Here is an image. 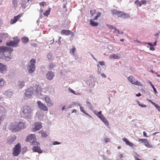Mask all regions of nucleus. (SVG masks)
Segmentation results:
<instances>
[{
  "label": "nucleus",
  "mask_w": 160,
  "mask_h": 160,
  "mask_svg": "<svg viewBox=\"0 0 160 160\" xmlns=\"http://www.w3.org/2000/svg\"><path fill=\"white\" fill-rule=\"evenodd\" d=\"M41 89L40 86L35 84L33 87L28 88L24 94L26 97L30 98L34 96H39L41 95Z\"/></svg>",
  "instance_id": "f257e3e1"
},
{
  "label": "nucleus",
  "mask_w": 160,
  "mask_h": 160,
  "mask_svg": "<svg viewBox=\"0 0 160 160\" xmlns=\"http://www.w3.org/2000/svg\"><path fill=\"white\" fill-rule=\"evenodd\" d=\"M32 108L30 107L25 106L23 108L22 116L24 118L29 119L31 117Z\"/></svg>",
  "instance_id": "f03ea898"
},
{
  "label": "nucleus",
  "mask_w": 160,
  "mask_h": 160,
  "mask_svg": "<svg viewBox=\"0 0 160 160\" xmlns=\"http://www.w3.org/2000/svg\"><path fill=\"white\" fill-rule=\"evenodd\" d=\"M36 60L32 58L28 63L27 66V69L29 73H32L35 71V68Z\"/></svg>",
  "instance_id": "7ed1b4c3"
},
{
  "label": "nucleus",
  "mask_w": 160,
  "mask_h": 160,
  "mask_svg": "<svg viewBox=\"0 0 160 160\" xmlns=\"http://www.w3.org/2000/svg\"><path fill=\"white\" fill-rule=\"evenodd\" d=\"M21 150V146L20 143H17L13 148V155L14 156H18L20 153Z\"/></svg>",
  "instance_id": "20e7f679"
},
{
  "label": "nucleus",
  "mask_w": 160,
  "mask_h": 160,
  "mask_svg": "<svg viewBox=\"0 0 160 160\" xmlns=\"http://www.w3.org/2000/svg\"><path fill=\"white\" fill-rule=\"evenodd\" d=\"M36 137L34 134H31L27 137V141L32 143V145H37L38 142L36 141Z\"/></svg>",
  "instance_id": "39448f33"
},
{
  "label": "nucleus",
  "mask_w": 160,
  "mask_h": 160,
  "mask_svg": "<svg viewBox=\"0 0 160 160\" xmlns=\"http://www.w3.org/2000/svg\"><path fill=\"white\" fill-rule=\"evenodd\" d=\"M13 51V49L10 47L6 46H0V53L4 52V53L8 52V55H10Z\"/></svg>",
  "instance_id": "423d86ee"
},
{
  "label": "nucleus",
  "mask_w": 160,
  "mask_h": 160,
  "mask_svg": "<svg viewBox=\"0 0 160 160\" xmlns=\"http://www.w3.org/2000/svg\"><path fill=\"white\" fill-rule=\"evenodd\" d=\"M17 125L16 122H12L10 125L9 128V129L13 132L19 131L18 128V126Z\"/></svg>",
  "instance_id": "0eeeda50"
},
{
  "label": "nucleus",
  "mask_w": 160,
  "mask_h": 160,
  "mask_svg": "<svg viewBox=\"0 0 160 160\" xmlns=\"http://www.w3.org/2000/svg\"><path fill=\"white\" fill-rule=\"evenodd\" d=\"M19 42V40L18 39H14L13 41L7 42L6 43V45L7 46L15 47L18 45V43Z\"/></svg>",
  "instance_id": "6e6552de"
},
{
  "label": "nucleus",
  "mask_w": 160,
  "mask_h": 160,
  "mask_svg": "<svg viewBox=\"0 0 160 160\" xmlns=\"http://www.w3.org/2000/svg\"><path fill=\"white\" fill-rule=\"evenodd\" d=\"M128 80L132 84L138 86H142V84L138 82L137 80H135V78L132 76H130L128 78Z\"/></svg>",
  "instance_id": "1a4fd4ad"
},
{
  "label": "nucleus",
  "mask_w": 160,
  "mask_h": 160,
  "mask_svg": "<svg viewBox=\"0 0 160 160\" xmlns=\"http://www.w3.org/2000/svg\"><path fill=\"white\" fill-rule=\"evenodd\" d=\"M37 103L38 107L40 109L43 111H48V108L40 101H38Z\"/></svg>",
  "instance_id": "9d476101"
},
{
  "label": "nucleus",
  "mask_w": 160,
  "mask_h": 160,
  "mask_svg": "<svg viewBox=\"0 0 160 160\" xmlns=\"http://www.w3.org/2000/svg\"><path fill=\"white\" fill-rule=\"evenodd\" d=\"M54 76V73L52 71H48L46 74V78L48 80H52Z\"/></svg>",
  "instance_id": "9b49d317"
},
{
  "label": "nucleus",
  "mask_w": 160,
  "mask_h": 160,
  "mask_svg": "<svg viewBox=\"0 0 160 160\" xmlns=\"http://www.w3.org/2000/svg\"><path fill=\"white\" fill-rule=\"evenodd\" d=\"M44 98L45 102L49 107H52L53 105V102L51 100L50 98L48 96H46L44 97Z\"/></svg>",
  "instance_id": "f8f14e48"
},
{
  "label": "nucleus",
  "mask_w": 160,
  "mask_h": 160,
  "mask_svg": "<svg viewBox=\"0 0 160 160\" xmlns=\"http://www.w3.org/2000/svg\"><path fill=\"white\" fill-rule=\"evenodd\" d=\"M35 128H33L34 131H37L39 130L42 128V125L40 122H36L34 123Z\"/></svg>",
  "instance_id": "ddd939ff"
},
{
  "label": "nucleus",
  "mask_w": 160,
  "mask_h": 160,
  "mask_svg": "<svg viewBox=\"0 0 160 160\" xmlns=\"http://www.w3.org/2000/svg\"><path fill=\"white\" fill-rule=\"evenodd\" d=\"M7 67L6 65L0 63V72L2 73H4L7 71Z\"/></svg>",
  "instance_id": "4468645a"
},
{
  "label": "nucleus",
  "mask_w": 160,
  "mask_h": 160,
  "mask_svg": "<svg viewBox=\"0 0 160 160\" xmlns=\"http://www.w3.org/2000/svg\"><path fill=\"white\" fill-rule=\"evenodd\" d=\"M16 138L15 136H13L8 138L7 140L8 143L9 144H11L13 143L16 140Z\"/></svg>",
  "instance_id": "2eb2a0df"
},
{
  "label": "nucleus",
  "mask_w": 160,
  "mask_h": 160,
  "mask_svg": "<svg viewBox=\"0 0 160 160\" xmlns=\"http://www.w3.org/2000/svg\"><path fill=\"white\" fill-rule=\"evenodd\" d=\"M13 94L12 92L10 90H8L5 91L3 94L5 95L7 98H11Z\"/></svg>",
  "instance_id": "dca6fc26"
},
{
  "label": "nucleus",
  "mask_w": 160,
  "mask_h": 160,
  "mask_svg": "<svg viewBox=\"0 0 160 160\" xmlns=\"http://www.w3.org/2000/svg\"><path fill=\"white\" fill-rule=\"evenodd\" d=\"M21 17V15L20 14H18L17 16H15L14 17L13 19H11V24H13L15 23Z\"/></svg>",
  "instance_id": "f3484780"
},
{
  "label": "nucleus",
  "mask_w": 160,
  "mask_h": 160,
  "mask_svg": "<svg viewBox=\"0 0 160 160\" xmlns=\"http://www.w3.org/2000/svg\"><path fill=\"white\" fill-rule=\"evenodd\" d=\"M6 112V110L5 108L2 106H0V113L2 115L1 116H3V115H4V117Z\"/></svg>",
  "instance_id": "a211bd4d"
},
{
  "label": "nucleus",
  "mask_w": 160,
  "mask_h": 160,
  "mask_svg": "<svg viewBox=\"0 0 160 160\" xmlns=\"http://www.w3.org/2000/svg\"><path fill=\"white\" fill-rule=\"evenodd\" d=\"M61 34L65 35L68 36L72 32L69 30H62L61 31Z\"/></svg>",
  "instance_id": "6ab92c4d"
},
{
  "label": "nucleus",
  "mask_w": 160,
  "mask_h": 160,
  "mask_svg": "<svg viewBox=\"0 0 160 160\" xmlns=\"http://www.w3.org/2000/svg\"><path fill=\"white\" fill-rule=\"evenodd\" d=\"M33 150L34 152H37L39 153H41L42 152L40 148L38 146L33 147Z\"/></svg>",
  "instance_id": "aec40b11"
},
{
  "label": "nucleus",
  "mask_w": 160,
  "mask_h": 160,
  "mask_svg": "<svg viewBox=\"0 0 160 160\" xmlns=\"http://www.w3.org/2000/svg\"><path fill=\"white\" fill-rule=\"evenodd\" d=\"M25 82L23 81H19L17 82L18 86L20 88H22L25 85Z\"/></svg>",
  "instance_id": "412c9836"
},
{
  "label": "nucleus",
  "mask_w": 160,
  "mask_h": 160,
  "mask_svg": "<svg viewBox=\"0 0 160 160\" xmlns=\"http://www.w3.org/2000/svg\"><path fill=\"white\" fill-rule=\"evenodd\" d=\"M17 125L18 126V128L19 131L20 129L23 128H24V124L23 122H17Z\"/></svg>",
  "instance_id": "4be33fe9"
},
{
  "label": "nucleus",
  "mask_w": 160,
  "mask_h": 160,
  "mask_svg": "<svg viewBox=\"0 0 160 160\" xmlns=\"http://www.w3.org/2000/svg\"><path fill=\"white\" fill-rule=\"evenodd\" d=\"M90 24L92 26L95 27L98 26V23L92 19H91L90 20Z\"/></svg>",
  "instance_id": "5701e85b"
},
{
  "label": "nucleus",
  "mask_w": 160,
  "mask_h": 160,
  "mask_svg": "<svg viewBox=\"0 0 160 160\" xmlns=\"http://www.w3.org/2000/svg\"><path fill=\"white\" fill-rule=\"evenodd\" d=\"M110 58L111 59H118L120 58V57L117 54H113L110 55Z\"/></svg>",
  "instance_id": "b1692460"
},
{
  "label": "nucleus",
  "mask_w": 160,
  "mask_h": 160,
  "mask_svg": "<svg viewBox=\"0 0 160 160\" xmlns=\"http://www.w3.org/2000/svg\"><path fill=\"white\" fill-rule=\"evenodd\" d=\"M20 3L22 5V7L24 8L25 9L26 7V4L27 2L26 0H21L20 2Z\"/></svg>",
  "instance_id": "393cba45"
},
{
  "label": "nucleus",
  "mask_w": 160,
  "mask_h": 160,
  "mask_svg": "<svg viewBox=\"0 0 160 160\" xmlns=\"http://www.w3.org/2000/svg\"><path fill=\"white\" fill-rule=\"evenodd\" d=\"M39 133L41 134L42 137L46 138L48 136V135L45 131L41 130L39 132Z\"/></svg>",
  "instance_id": "a878e982"
},
{
  "label": "nucleus",
  "mask_w": 160,
  "mask_h": 160,
  "mask_svg": "<svg viewBox=\"0 0 160 160\" xmlns=\"http://www.w3.org/2000/svg\"><path fill=\"white\" fill-rule=\"evenodd\" d=\"M86 102L87 104V106L88 107L89 109L91 110H92L93 108L91 103L88 100L86 101Z\"/></svg>",
  "instance_id": "bb28decb"
},
{
  "label": "nucleus",
  "mask_w": 160,
  "mask_h": 160,
  "mask_svg": "<svg viewBox=\"0 0 160 160\" xmlns=\"http://www.w3.org/2000/svg\"><path fill=\"white\" fill-rule=\"evenodd\" d=\"M56 67V65L52 63H50L49 65V69L51 70Z\"/></svg>",
  "instance_id": "cd10ccee"
},
{
  "label": "nucleus",
  "mask_w": 160,
  "mask_h": 160,
  "mask_svg": "<svg viewBox=\"0 0 160 160\" xmlns=\"http://www.w3.org/2000/svg\"><path fill=\"white\" fill-rule=\"evenodd\" d=\"M148 82V83L150 84L152 88H153V91L155 93H157L158 92H157V91L156 89L154 88V85L152 84V82H151V81H149Z\"/></svg>",
  "instance_id": "c85d7f7f"
},
{
  "label": "nucleus",
  "mask_w": 160,
  "mask_h": 160,
  "mask_svg": "<svg viewBox=\"0 0 160 160\" xmlns=\"http://www.w3.org/2000/svg\"><path fill=\"white\" fill-rule=\"evenodd\" d=\"M21 41L23 42L24 43H26L28 42L29 39L28 38L25 37H23L21 39Z\"/></svg>",
  "instance_id": "c756f323"
},
{
  "label": "nucleus",
  "mask_w": 160,
  "mask_h": 160,
  "mask_svg": "<svg viewBox=\"0 0 160 160\" xmlns=\"http://www.w3.org/2000/svg\"><path fill=\"white\" fill-rule=\"evenodd\" d=\"M3 53L0 54V58L4 59L6 56V54L8 53V52H7L6 53L3 52Z\"/></svg>",
  "instance_id": "7c9ffc66"
},
{
  "label": "nucleus",
  "mask_w": 160,
  "mask_h": 160,
  "mask_svg": "<svg viewBox=\"0 0 160 160\" xmlns=\"http://www.w3.org/2000/svg\"><path fill=\"white\" fill-rule=\"evenodd\" d=\"M144 145L147 147L148 148H151L152 147V146L150 144H149V143L148 141L147 140L144 143Z\"/></svg>",
  "instance_id": "2f4dec72"
},
{
  "label": "nucleus",
  "mask_w": 160,
  "mask_h": 160,
  "mask_svg": "<svg viewBox=\"0 0 160 160\" xmlns=\"http://www.w3.org/2000/svg\"><path fill=\"white\" fill-rule=\"evenodd\" d=\"M8 53L7 54H6V55H7V56H6L5 58L4 59L5 60V61H8L11 59V58L10 57V56H11V54L9 55H8Z\"/></svg>",
  "instance_id": "473e14b6"
},
{
  "label": "nucleus",
  "mask_w": 160,
  "mask_h": 160,
  "mask_svg": "<svg viewBox=\"0 0 160 160\" xmlns=\"http://www.w3.org/2000/svg\"><path fill=\"white\" fill-rule=\"evenodd\" d=\"M122 18H130V16L128 14L123 12Z\"/></svg>",
  "instance_id": "72a5a7b5"
},
{
  "label": "nucleus",
  "mask_w": 160,
  "mask_h": 160,
  "mask_svg": "<svg viewBox=\"0 0 160 160\" xmlns=\"http://www.w3.org/2000/svg\"><path fill=\"white\" fill-rule=\"evenodd\" d=\"M123 12H123L118 11L117 16L118 17H119L122 18Z\"/></svg>",
  "instance_id": "f704fd0d"
},
{
  "label": "nucleus",
  "mask_w": 160,
  "mask_h": 160,
  "mask_svg": "<svg viewBox=\"0 0 160 160\" xmlns=\"http://www.w3.org/2000/svg\"><path fill=\"white\" fill-rule=\"evenodd\" d=\"M102 121L106 126H108L109 125V122L105 118H104L102 120Z\"/></svg>",
  "instance_id": "c9c22d12"
},
{
  "label": "nucleus",
  "mask_w": 160,
  "mask_h": 160,
  "mask_svg": "<svg viewBox=\"0 0 160 160\" xmlns=\"http://www.w3.org/2000/svg\"><path fill=\"white\" fill-rule=\"evenodd\" d=\"M52 54L51 53H49L47 55V58L49 60L52 59Z\"/></svg>",
  "instance_id": "e433bc0d"
},
{
  "label": "nucleus",
  "mask_w": 160,
  "mask_h": 160,
  "mask_svg": "<svg viewBox=\"0 0 160 160\" xmlns=\"http://www.w3.org/2000/svg\"><path fill=\"white\" fill-rule=\"evenodd\" d=\"M134 3L136 4L138 7H140L141 6V2L138 0H136L135 2Z\"/></svg>",
  "instance_id": "4c0bfd02"
},
{
  "label": "nucleus",
  "mask_w": 160,
  "mask_h": 160,
  "mask_svg": "<svg viewBox=\"0 0 160 160\" xmlns=\"http://www.w3.org/2000/svg\"><path fill=\"white\" fill-rule=\"evenodd\" d=\"M12 3L13 5V7L16 8L18 4L17 0H12Z\"/></svg>",
  "instance_id": "58836bf2"
},
{
  "label": "nucleus",
  "mask_w": 160,
  "mask_h": 160,
  "mask_svg": "<svg viewBox=\"0 0 160 160\" xmlns=\"http://www.w3.org/2000/svg\"><path fill=\"white\" fill-rule=\"evenodd\" d=\"M101 14V13L100 12H99L97 13V15L95 17H94L93 19L95 20H97L98 18L100 16Z\"/></svg>",
  "instance_id": "ea45409f"
},
{
  "label": "nucleus",
  "mask_w": 160,
  "mask_h": 160,
  "mask_svg": "<svg viewBox=\"0 0 160 160\" xmlns=\"http://www.w3.org/2000/svg\"><path fill=\"white\" fill-rule=\"evenodd\" d=\"M50 10L49 9L47 10L46 11L43 13L44 16H47L50 13Z\"/></svg>",
  "instance_id": "a19ab883"
},
{
  "label": "nucleus",
  "mask_w": 160,
  "mask_h": 160,
  "mask_svg": "<svg viewBox=\"0 0 160 160\" xmlns=\"http://www.w3.org/2000/svg\"><path fill=\"white\" fill-rule=\"evenodd\" d=\"M94 113L99 118V116H101V115H102V111H100L98 112H95Z\"/></svg>",
  "instance_id": "79ce46f5"
},
{
  "label": "nucleus",
  "mask_w": 160,
  "mask_h": 160,
  "mask_svg": "<svg viewBox=\"0 0 160 160\" xmlns=\"http://www.w3.org/2000/svg\"><path fill=\"white\" fill-rule=\"evenodd\" d=\"M76 51V48L73 47L71 50H70V53H72V55L75 54V52Z\"/></svg>",
  "instance_id": "37998d69"
},
{
  "label": "nucleus",
  "mask_w": 160,
  "mask_h": 160,
  "mask_svg": "<svg viewBox=\"0 0 160 160\" xmlns=\"http://www.w3.org/2000/svg\"><path fill=\"white\" fill-rule=\"evenodd\" d=\"M6 37V34L4 33H0V38H2V39H5Z\"/></svg>",
  "instance_id": "c03bdc74"
},
{
  "label": "nucleus",
  "mask_w": 160,
  "mask_h": 160,
  "mask_svg": "<svg viewBox=\"0 0 160 160\" xmlns=\"http://www.w3.org/2000/svg\"><path fill=\"white\" fill-rule=\"evenodd\" d=\"M138 105L141 107L142 108H146V106L144 105L143 103L140 102L139 101H138Z\"/></svg>",
  "instance_id": "a18cd8bd"
},
{
  "label": "nucleus",
  "mask_w": 160,
  "mask_h": 160,
  "mask_svg": "<svg viewBox=\"0 0 160 160\" xmlns=\"http://www.w3.org/2000/svg\"><path fill=\"white\" fill-rule=\"evenodd\" d=\"M4 84V81L1 78H0V88L1 87L3 86Z\"/></svg>",
  "instance_id": "49530a36"
},
{
  "label": "nucleus",
  "mask_w": 160,
  "mask_h": 160,
  "mask_svg": "<svg viewBox=\"0 0 160 160\" xmlns=\"http://www.w3.org/2000/svg\"><path fill=\"white\" fill-rule=\"evenodd\" d=\"M96 13V10H90V13L92 16Z\"/></svg>",
  "instance_id": "de8ad7c7"
},
{
  "label": "nucleus",
  "mask_w": 160,
  "mask_h": 160,
  "mask_svg": "<svg viewBox=\"0 0 160 160\" xmlns=\"http://www.w3.org/2000/svg\"><path fill=\"white\" fill-rule=\"evenodd\" d=\"M126 144L131 147H132L133 144L129 142V141L126 143Z\"/></svg>",
  "instance_id": "09e8293b"
},
{
  "label": "nucleus",
  "mask_w": 160,
  "mask_h": 160,
  "mask_svg": "<svg viewBox=\"0 0 160 160\" xmlns=\"http://www.w3.org/2000/svg\"><path fill=\"white\" fill-rule=\"evenodd\" d=\"M72 105H75L76 106H80V104L78 102H73L72 103Z\"/></svg>",
  "instance_id": "8fccbe9b"
},
{
  "label": "nucleus",
  "mask_w": 160,
  "mask_h": 160,
  "mask_svg": "<svg viewBox=\"0 0 160 160\" xmlns=\"http://www.w3.org/2000/svg\"><path fill=\"white\" fill-rule=\"evenodd\" d=\"M118 11L114 9L112 11V14L116 15H117Z\"/></svg>",
  "instance_id": "3c124183"
},
{
  "label": "nucleus",
  "mask_w": 160,
  "mask_h": 160,
  "mask_svg": "<svg viewBox=\"0 0 160 160\" xmlns=\"http://www.w3.org/2000/svg\"><path fill=\"white\" fill-rule=\"evenodd\" d=\"M146 140H147V139H139L138 140L139 141H140L142 142V143L144 142V143L146 141Z\"/></svg>",
  "instance_id": "603ef678"
},
{
  "label": "nucleus",
  "mask_w": 160,
  "mask_h": 160,
  "mask_svg": "<svg viewBox=\"0 0 160 160\" xmlns=\"http://www.w3.org/2000/svg\"><path fill=\"white\" fill-rule=\"evenodd\" d=\"M79 107L81 111L83 112L84 113V112H85L86 111L84 110L83 108L82 107H81L80 105L79 106Z\"/></svg>",
  "instance_id": "864d4df0"
},
{
  "label": "nucleus",
  "mask_w": 160,
  "mask_h": 160,
  "mask_svg": "<svg viewBox=\"0 0 160 160\" xmlns=\"http://www.w3.org/2000/svg\"><path fill=\"white\" fill-rule=\"evenodd\" d=\"M61 144V142H58L57 141H54L53 143V145H58V144Z\"/></svg>",
  "instance_id": "5fc2aeb1"
},
{
  "label": "nucleus",
  "mask_w": 160,
  "mask_h": 160,
  "mask_svg": "<svg viewBox=\"0 0 160 160\" xmlns=\"http://www.w3.org/2000/svg\"><path fill=\"white\" fill-rule=\"evenodd\" d=\"M104 141L106 143H107L110 141V139L109 138H104Z\"/></svg>",
  "instance_id": "6e6d98bb"
},
{
  "label": "nucleus",
  "mask_w": 160,
  "mask_h": 160,
  "mask_svg": "<svg viewBox=\"0 0 160 160\" xmlns=\"http://www.w3.org/2000/svg\"><path fill=\"white\" fill-rule=\"evenodd\" d=\"M68 90L70 91V92H71L72 93L75 95H77L76 94L75 92V91L72 90V89H71L70 88H69L68 89Z\"/></svg>",
  "instance_id": "4d7b16f0"
},
{
  "label": "nucleus",
  "mask_w": 160,
  "mask_h": 160,
  "mask_svg": "<svg viewBox=\"0 0 160 160\" xmlns=\"http://www.w3.org/2000/svg\"><path fill=\"white\" fill-rule=\"evenodd\" d=\"M98 63L101 66H103L105 64V62H104L102 61H99L98 62Z\"/></svg>",
  "instance_id": "13d9d810"
},
{
  "label": "nucleus",
  "mask_w": 160,
  "mask_h": 160,
  "mask_svg": "<svg viewBox=\"0 0 160 160\" xmlns=\"http://www.w3.org/2000/svg\"><path fill=\"white\" fill-rule=\"evenodd\" d=\"M107 26L110 29H112L113 27L112 25L110 24H107Z\"/></svg>",
  "instance_id": "bf43d9fd"
},
{
  "label": "nucleus",
  "mask_w": 160,
  "mask_h": 160,
  "mask_svg": "<svg viewBox=\"0 0 160 160\" xmlns=\"http://www.w3.org/2000/svg\"><path fill=\"white\" fill-rule=\"evenodd\" d=\"M141 4H143L145 5L146 4L147 1L146 0H142L141 1Z\"/></svg>",
  "instance_id": "052dcab7"
},
{
  "label": "nucleus",
  "mask_w": 160,
  "mask_h": 160,
  "mask_svg": "<svg viewBox=\"0 0 160 160\" xmlns=\"http://www.w3.org/2000/svg\"><path fill=\"white\" fill-rule=\"evenodd\" d=\"M157 109L159 112H160V106L156 104L155 107Z\"/></svg>",
  "instance_id": "680f3d73"
},
{
  "label": "nucleus",
  "mask_w": 160,
  "mask_h": 160,
  "mask_svg": "<svg viewBox=\"0 0 160 160\" xmlns=\"http://www.w3.org/2000/svg\"><path fill=\"white\" fill-rule=\"evenodd\" d=\"M4 118V115H3V116H0V124H1V122L3 120Z\"/></svg>",
  "instance_id": "e2e57ef3"
},
{
  "label": "nucleus",
  "mask_w": 160,
  "mask_h": 160,
  "mask_svg": "<svg viewBox=\"0 0 160 160\" xmlns=\"http://www.w3.org/2000/svg\"><path fill=\"white\" fill-rule=\"evenodd\" d=\"M99 118H100L101 120H102L104 118H105V117L102 114L101 115V116H99Z\"/></svg>",
  "instance_id": "0e129e2a"
},
{
  "label": "nucleus",
  "mask_w": 160,
  "mask_h": 160,
  "mask_svg": "<svg viewBox=\"0 0 160 160\" xmlns=\"http://www.w3.org/2000/svg\"><path fill=\"white\" fill-rule=\"evenodd\" d=\"M99 118H100L101 120H102L104 118H105V117L102 114L101 115V116H99Z\"/></svg>",
  "instance_id": "69168bd1"
},
{
  "label": "nucleus",
  "mask_w": 160,
  "mask_h": 160,
  "mask_svg": "<svg viewBox=\"0 0 160 160\" xmlns=\"http://www.w3.org/2000/svg\"><path fill=\"white\" fill-rule=\"evenodd\" d=\"M149 102H151L153 105L155 107L157 104L155 103L152 101V100H149Z\"/></svg>",
  "instance_id": "338daca9"
},
{
  "label": "nucleus",
  "mask_w": 160,
  "mask_h": 160,
  "mask_svg": "<svg viewBox=\"0 0 160 160\" xmlns=\"http://www.w3.org/2000/svg\"><path fill=\"white\" fill-rule=\"evenodd\" d=\"M122 140L123 141L125 142L126 143H127V142L128 141V140L126 138H123Z\"/></svg>",
  "instance_id": "774afa93"
}]
</instances>
